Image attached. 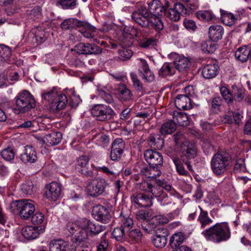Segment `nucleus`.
Returning <instances> with one entry per match:
<instances>
[{
  "label": "nucleus",
  "mask_w": 251,
  "mask_h": 251,
  "mask_svg": "<svg viewBox=\"0 0 251 251\" xmlns=\"http://www.w3.org/2000/svg\"><path fill=\"white\" fill-rule=\"evenodd\" d=\"M165 14V10L159 0H152L149 4L148 9L141 7L132 14L135 23L142 27L161 30L163 24L160 16Z\"/></svg>",
  "instance_id": "obj_1"
},
{
  "label": "nucleus",
  "mask_w": 251,
  "mask_h": 251,
  "mask_svg": "<svg viewBox=\"0 0 251 251\" xmlns=\"http://www.w3.org/2000/svg\"><path fill=\"white\" fill-rule=\"evenodd\" d=\"M202 234L207 240L216 243L227 241L230 237V231L227 223H217L203 231Z\"/></svg>",
  "instance_id": "obj_2"
},
{
  "label": "nucleus",
  "mask_w": 251,
  "mask_h": 251,
  "mask_svg": "<svg viewBox=\"0 0 251 251\" xmlns=\"http://www.w3.org/2000/svg\"><path fill=\"white\" fill-rule=\"evenodd\" d=\"M42 97L48 103L49 109L52 113H58L65 109L68 103L67 96L61 92L55 90L44 93Z\"/></svg>",
  "instance_id": "obj_3"
},
{
  "label": "nucleus",
  "mask_w": 251,
  "mask_h": 251,
  "mask_svg": "<svg viewBox=\"0 0 251 251\" xmlns=\"http://www.w3.org/2000/svg\"><path fill=\"white\" fill-rule=\"evenodd\" d=\"M231 163V157L227 152H218L213 156L210 161V167L216 176H221L229 168Z\"/></svg>",
  "instance_id": "obj_4"
},
{
  "label": "nucleus",
  "mask_w": 251,
  "mask_h": 251,
  "mask_svg": "<svg viewBox=\"0 0 251 251\" xmlns=\"http://www.w3.org/2000/svg\"><path fill=\"white\" fill-rule=\"evenodd\" d=\"M15 99V102L13 110L16 114L28 112L34 108L36 105L33 96L26 90L19 93Z\"/></svg>",
  "instance_id": "obj_5"
},
{
  "label": "nucleus",
  "mask_w": 251,
  "mask_h": 251,
  "mask_svg": "<svg viewBox=\"0 0 251 251\" xmlns=\"http://www.w3.org/2000/svg\"><path fill=\"white\" fill-rule=\"evenodd\" d=\"M29 200H18L13 201L10 209L13 213H18L20 217L27 220L30 218L35 210L34 205L28 202Z\"/></svg>",
  "instance_id": "obj_6"
},
{
  "label": "nucleus",
  "mask_w": 251,
  "mask_h": 251,
  "mask_svg": "<svg viewBox=\"0 0 251 251\" xmlns=\"http://www.w3.org/2000/svg\"><path fill=\"white\" fill-rule=\"evenodd\" d=\"M92 115L96 120L105 122L112 120L115 115V112L109 105L104 104H95L91 109Z\"/></svg>",
  "instance_id": "obj_7"
},
{
  "label": "nucleus",
  "mask_w": 251,
  "mask_h": 251,
  "mask_svg": "<svg viewBox=\"0 0 251 251\" xmlns=\"http://www.w3.org/2000/svg\"><path fill=\"white\" fill-rule=\"evenodd\" d=\"M83 229L84 232L80 235L81 239L88 237V236L93 237L98 235L100 233L106 229V226L102 225L99 224L90 220L83 219Z\"/></svg>",
  "instance_id": "obj_8"
},
{
  "label": "nucleus",
  "mask_w": 251,
  "mask_h": 251,
  "mask_svg": "<svg viewBox=\"0 0 251 251\" xmlns=\"http://www.w3.org/2000/svg\"><path fill=\"white\" fill-rule=\"evenodd\" d=\"M75 169L84 176L91 178L95 176L94 165L89 163V158L86 155H82L79 157Z\"/></svg>",
  "instance_id": "obj_9"
},
{
  "label": "nucleus",
  "mask_w": 251,
  "mask_h": 251,
  "mask_svg": "<svg viewBox=\"0 0 251 251\" xmlns=\"http://www.w3.org/2000/svg\"><path fill=\"white\" fill-rule=\"evenodd\" d=\"M108 183L105 179L99 177L90 181L87 185L86 189L89 196L97 197L103 193Z\"/></svg>",
  "instance_id": "obj_10"
},
{
  "label": "nucleus",
  "mask_w": 251,
  "mask_h": 251,
  "mask_svg": "<svg viewBox=\"0 0 251 251\" xmlns=\"http://www.w3.org/2000/svg\"><path fill=\"white\" fill-rule=\"evenodd\" d=\"M185 94L178 95L175 100V104L178 109L188 110L192 108L190 92L193 90V87L188 86L184 88Z\"/></svg>",
  "instance_id": "obj_11"
},
{
  "label": "nucleus",
  "mask_w": 251,
  "mask_h": 251,
  "mask_svg": "<svg viewBox=\"0 0 251 251\" xmlns=\"http://www.w3.org/2000/svg\"><path fill=\"white\" fill-rule=\"evenodd\" d=\"M92 215L97 220L106 224L110 221L111 216L108 209L104 206L97 205L93 207Z\"/></svg>",
  "instance_id": "obj_12"
},
{
  "label": "nucleus",
  "mask_w": 251,
  "mask_h": 251,
  "mask_svg": "<svg viewBox=\"0 0 251 251\" xmlns=\"http://www.w3.org/2000/svg\"><path fill=\"white\" fill-rule=\"evenodd\" d=\"M144 157L149 165L162 167L163 159L162 154L153 150L148 149L144 152Z\"/></svg>",
  "instance_id": "obj_13"
},
{
  "label": "nucleus",
  "mask_w": 251,
  "mask_h": 251,
  "mask_svg": "<svg viewBox=\"0 0 251 251\" xmlns=\"http://www.w3.org/2000/svg\"><path fill=\"white\" fill-rule=\"evenodd\" d=\"M188 14V10L181 3L176 4L165 13L164 15L172 21L177 22L179 20L180 16H185Z\"/></svg>",
  "instance_id": "obj_14"
},
{
  "label": "nucleus",
  "mask_w": 251,
  "mask_h": 251,
  "mask_svg": "<svg viewBox=\"0 0 251 251\" xmlns=\"http://www.w3.org/2000/svg\"><path fill=\"white\" fill-rule=\"evenodd\" d=\"M181 155V158L183 162L185 158L187 159H194L197 153V149L196 146L189 141H186L180 146Z\"/></svg>",
  "instance_id": "obj_15"
},
{
  "label": "nucleus",
  "mask_w": 251,
  "mask_h": 251,
  "mask_svg": "<svg viewBox=\"0 0 251 251\" xmlns=\"http://www.w3.org/2000/svg\"><path fill=\"white\" fill-rule=\"evenodd\" d=\"M61 184L56 182H52L47 185L45 195L46 197L52 201H56L60 195Z\"/></svg>",
  "instance_id": "obj_16"
},
{
  "label": "nucleus",
  "mask_w": 251,
  "mask_h": 251,
  "mask_svg": "<svg viewBox=\"0 0 251 251\" xmlns=\"http://www.w3.org/2000/svg\"><path fill=\"white\" fill-rule=\"evenodd\" d=\"M168 234L167 229H157L156 234L152 237V243L157 248H163L166 245Z\"/></svg>",
  "instance_id": "obj_17"
},
{
  "label": "nucleus",
  "mask_w": 251,
  "mask_h": 251,
  "mask_svg": "<svg viewBox=\"0 0 251 251\" xmlns=\"http://www.w3.org/2000/svg\"><path fill=\"white\" fill-rule=\"evenodd\" d=\"M83 219H81L74 223H69L66 226V230L69 232L70 234L74 235L73 241L75 240V236L82 234L84 232Z\"/></svg>",
  "instance_id": "obj_18"
},
{
  "label": "nucleus",
  "mask_w": 251,
  "mask_h": 251,
  "mask_svg": "<svg viewBox=\"0 0 251 251\" xmlns=\"http://www.w3.org/2000/svg\"><path fill=\"white\" fill-rule=\"evenodd\" d=\"M132 201L140 207H150L152 204L151 199L148 195L139 193L131 198Z\"/></svg>",
  "instance_id": "obj_19"
},
{
  "label": "nucleus",
  "mask_w": 251,
  "mask_h": 251,
  "mask_svg": "<svg viewBox=\"0 0 251 251\" xmlns=\"http://www.w3.org/2000/svg\"><path fill=\"white\" fill-rule=\"evenodd\" d=\"M20 159L25 163H34L37 160L35 150L30 146H25L24 152L21 154Z\"/></svg>",
  "instance_id": "obj_20"
},
{
  "label": "nucleus",
  "mask_w": 251,
  "mask_h": 251,
  "mask_svg": "<svg viewBox=\"0 0 251 251\" xmlns=\"http://www.w3.org/2000/svg\"><path fill=\"white\" fill-rule=\"evenodd\" d=\"M81 234L75 236V240L74 242L77 245L76 247H72L70 251H89L91 248L90 242L87 240L88 237L81 239Z\"/></svg>",
  "instance_id": "obj_21"
},
{
  "label": "nucleus",
  "mask_w": 251,
  "mask_h": 251,
  "mask_svg": "<svg viewBox=\"0 0 251 251\" xmlns=\"http://www.w3.org/2000/svg\"><path fill=\"white\" fill-rule=\"evenodd\" d=\"M140 75L147 82H151L155 79V75L151 72L147 62L142 61V66L138 69Z\"/></svg>",
  "instance_id": "obj_22"
},
{
  "label": "nucleus",
  "mask_w": 251,
  "mask_h": 251,
  "mask_svg": "<svg viewBox=\"0 0 251 251\" xmlns=\"http://www.w3.org/2000/svg\"><path fill=\"white\" fill-rule=\"evenodd\" d=\"M224 33V28L220 25H212L209 28V38L211 40L214 42H217L222 39Z\"/></svg>",
  "instance_id": "obj_23"
},
{
  "label": "nucleus",
  "mask_w": 251,
  "mask_h": 251,
  "mask_svg": "<svg viewBox=\"0 0 251 251\" xmlns=\"http://www.w3.org/2000/svg\"><path fill=\"white\" fill-rule=\"evenodd\" d=\"M62 138V135L61 132L53 131L44 136L42 141L47 146H53L58 144Z\"/></svg>",
  "instance_id": "obj_24"
},
{
  "label": "nucleus",
  "mask_w": 251,
  "mask_h": 251,
  "mask_svg": "<svg viewBox=\"0 0 251 251\" xmlns=\"http://www.w3.org/2000/svg\"><path fill=\"white\" fill-rule=\"evenodd\" d=\"M219 67L216 64H207L202 69L201 75L206 79L214 78L219 73Z\"/></svg>",
  "instance_id": "obj_25"
},
{
  "label": "nucleus",
  "mask_w": 251,
  "mask_h": 251,
  "mask_svg": "<svg viewBox=\"0 0 251 251\" xmlns=\"http://www.w3.org/2000/svg\"><path fill=\"white\" fill-rule=\"evenodd\" d=\"M83 24H85V21L78 20L75 18H69L64 20L60 25V27L63 30H71L73 28L80 27Z\"/></svg>",
  "instance_id": "obj_26"
},
{
  "label": "nucleus",
  "mask_w": 251,
  "mask_h": 251,
  "mask_svg": "<svg viewBox=\"0 0 251 251\" xmlns=\"http://www.w3.org/2000/svg\"><path fill=\"white\" fill-rule=\"evenodd\" d=\"M119 99L122 102L128 101L133 99L131 91L127 88L126 84H120L117 88Z\"/></svg>",
  "instance_id": "obj_27"
},
{
  "label": "nucleus",
  "mask_w": 251,
  "mask_h": 251,
  "mask_svg": "<svg viewBox=\"0 0 251 251\" xmlns=\"http://www.w3.org/2000/svg\"><path fill=\"white\" fill-rule=\"evenodd\" d=\"M50 251H69L70 246L62 240H53L49 244Z\"/></svg>",
  "instance_id": "obj_28"
},
{
  "label": "nucleus",
  "mask_w": 251,
  "mask_h": 251,
  "mask_svg": "<svg viewBox=\"0 0 251 251\" xmlns=\"http://www.w3.org/2000/svg\"><path fill=\"white\" fill-rule=\"evenodd\" d=\"M142 233L139 229H128L125 235V240L131 244L139 243L142 240Z\"/></svg>",
  "instance_id": "obj_29"
},
{
  "label": "nucleus",
  "mask_w": 251,
  "mask_h": 251,
  "mask_svg": "<svg viewBox=\"0 0 251 251\" xmlns=\"http://www.w3.org/2000/svg\"><path fill=\"white\" fill-rule=\"evenodd\" d=\"M142 167L140 170V174L146 176L148 178H155L161 175L160 168L157 166L149 165Z\"/></svg>",
  "instance_id": "obj_30"
},
{
  "label": "nucleus",
  "mask_w": 251,
  "mask_h": 251,
  "mask_svg": "<svg viewBox=\"0 0 251 251\" xmlns=\"http://www.w3.org/2000/svg\"><path fill=\"white\" fill-rule=\"evenodd\" d=\"M147 141L149 146L156 150H161L164 146V140L157 134H151Z\"/></svg>",
  "instance_id": "obj_31"
},
{
  "label": "nucleus",
  "mask_w": 251,
  "mask_h": 251,
  "mask_svg": "<svg viewBox=\"0 0 251 251\" xmlns=\"http://www.w3.org/2000/svg\"><path fill=\"white\" fill-rule=\"evenodd\" d=\"M190 64L189 60L183 56L176 57L174 61L175 70L176 69L180 72L186 70Z\"/></svg>",
  "instance_id": "obj_32"
},
{
  "label": "nucleus",
  "mask_w": 251,
  "mask_h": 251,
  "mask_svg": "<svg viewBox=\"0 0 251 251\" xmlns=\"http://www.w3.org/2000/svg\"><path fill=\"white\" fill-rule=\"evenodd\" d=\"M251 49L247 46L239 48L235 52V57L242 62H246L251 57Z\"/></svg>",
  "instance_id": "obj_33"
},
{
  "label": "nucleus",
  "mask_w": 251,
  "mask_h": 251,
  "mask_svg": "<svg viewBox=\"0 0 251 251\" xmlns=\"http://www.w3.org/2000/svg\"><path fill=\"white\" fill-rule=\"evenodd\" d=\"M184 240L185 235L182 232L176 233L170 238V245L173 250H176L182 246Z\"/></svg>",
  "instance_id": "obj_34"
},
{
  "label": "nucleus",
  "mask_w": 251,
  "mask_h": 251,
  "mask_svg": "<svg viewBox=\"0 0 251 251\" xmlns=\"http://www.w3.org/2000/svg\"><path fill=\"white\" fill-rule=\"evenodd\" d=\"M22 234L25 238L33 240L36 238L40 233L36 227L27 226L22 228Z\"/></svg>",
  "instance_id": "obj_35"
},
{
  "label": "nucleus",
  "mask_w": 251,
  "mask_h": 251,
  "mask_svg": "<svg viewBox=\"0 0 251 251\" xmlns=\"http://www.w3.org/2000/svg\"><path fill=\"white\" fill-rule=\"evenodd\" d=\"M173 120L176 124L179 126H185L189 124L187 115L182 112L174 111L173 113Z\"/></svg>",
  "instance_id": "obj_36"
},
{
  "label": "nucleus",
  "mask_w": 251,
  "mask_h": 251,
  "mask_svg": "<svg viewBox=\"0 0 251 251\" xmlns=\"http://www.w3.org/2000/svg\"><path fill=\"white\" fill-rule=\"evenodd\" d=\"M176 128V126L175 122L173 120H169L162 125L159 132L162 135H166L173 133Z\"/></svg>",
  "instance_id": "obj_37"
},
{
  "label": "nucleus",
  "mask_w": 251,
  "mask_h": 251,
  "mask_svg": "<svg viewBox=\"0 0 251 251\" xmlns=\"http://www.w3.org/2000/svg\"><path fill=\"white\" fill-rule=\"evenodd\" d=\"M246 90L242 88L237 87L235 86H232L231 95L232 96V104L233 101L240 102L245 97Z\"/></svg>",
  "instance_id": "obj_38"
},
{
  "label": "nucleus",
  "mask_w": 251,
  "mask_h": 251,
  "mask_svg": "<svg viewBox=\"0 0 251 251\" xmlns=\"http://www.w3.org/2000/svg\"><path fill=\"white\" fill-rule=\"evenodd\" d=\"M85 23L88 25L83 24V25H81L80 27H79L81 28L79 31L86 38H93L94 37V33L96 32V27L87 22H85Z\"/></svg>",
  "instance_id": "obj_39"
},
{
  "label": "nucleus",
  "mask_w": 251,
  "mask_h": 251,
  "mask_svg": "<svg viewBox=\"0 0 251 251\" xmlns=\"http://www.w3.org/2000/svg\"><path fill=\"white\" fill-rule=\"evenodd\" d=\"M221 19L223 23L226 25L231 26L235 24L237 18L231 13L221 9Z\"/></svg>",
  "instance_id": "obj_40"
},
{
  "label": "nucleus",
  "mask_w": 251,
  "mask_h": 251,
  "mask_svg": "<svg viewBox=\"0 0 251 251\" xmlns=\"http://www.w3.org/2000/svg\"><path fill=\"white\" fill-rule=\"evenodd\" d=\"M175 71V68L173 64L166 62L159 70L158 75L160 76L166 77L174 75Z\"/></svg>",
  "instance_id": "obj_41"
},
{
  "label": "nucleus",
  "mask_w": 251,
  "mask_h": 251,
  "mask_svg": "<svg viewBox=\"0 0 251 251\" xmlns=\"http://www.w3.org/2000/svg\"><path fill=\"white\" fill-rule=\"evenodd\" d=\"M199 208L201 212L198 218V221L200 222L201 227L205 228L207 226L211 224L213 221L208 217L206 211H204L200 206H199Z\"/></svg>",
  "instance_id": "obj_42"
},
{
  "label": "nucleus",
  "mask_w": 251,
  "mask_h": 251,
  "mask_svg": "<svg viewBox=\"0 0 251 251\" xmlns=\"http://www.w3.org/2000/svg\"><path fill=\"white\" fill-rule=\"evenodd\" d=\"M160 184V180H156L153 185L152 184L150 192L152 196L157 199L160 198L165 192L163 191V188Z\"/></svg>",
  "instance_id": "obj_43"
},
{
  "label": "nucleus",
  "mask_w": 251,
  "mask_h": 251,
  "mask_svg": "<svg viewBox=\"0 0 251 251\" xmlns=\"http://www.w3.org/2000/svg\"><path fill=\"white\" fill-rule=\"evenodd\" d=\"M212 40L203 41L201 44V49L202 51L206 53H212L216 50V45L213 43Z\"/></svg>",
  "instance_id": "obj_44"
},
{
  "label": "nucleus",
  "mask_w": 251,
  "mask_h": 251,
  "mask_svg": "<svg viewBox=\"0 0 251 251\" xmlns=\"http://www.w3.org/2000/svg\"><path fill=\"white\" fill-rule=\"evenodd\" d=\"M197 17L200 20L209 22L214 17V14L209 10H201L196 13Z\"/></svg>",
  "instance_id": "obj_45"
},
{
  "label": "nucleus",
  "mask_w": 251,
  "mask_h": 251,
  "mask_svg": "<svg viewBox=\"0 0 251 251\" xmlns=\"http://www.w3.org/2000/svg\"><path fill=\"white\" fill-rule=\"evenodd\" d=\"M173 162L175 164L176 171L179 175L184 176H189V173L185 169L182 159L181 160L178 158H174Z\"/></svg>",
  "instance_id": "obj_46"
},
{
  "label": "nucleus",
  "mask_w": 251,
  "mask_h": 251,
  "mask_svg": "<svg viewBox=\"0 0 251 251\" xmlns=\"http://www.w3.org/2000/svg\"><path fill=\"white\" fill-rule=\"evenodd\" d=\"M98 95L104 101L108 104H113L114 103V100L112 96L104 89H98Z\"/></svg>",
  "instance_id": "obj_47"
},
{
  "label": "nucleus",
  "mask_w": 251,
  "mask_h": 251,
  "mask_svg": "<svg viewBox=\"0 0 251 251\" xmlns=\"http://www.w3.org/2000/svg\"><path fill=\"white\" fill-rule=\"evenodd\" d=\"M15 153L14 149L7 147L2 150L0 152L1 157L6 161H11L15 157Z\"/></svg>",
  "instance_id": "obj_48"
},
{
  "label": "nucleus",
  "mask_w": 251,
  "mask_h": 251,
  "mask_svg": "<svg viewBox=\"0 0 251 251\" xmlns=\"http://www.w3.org/2000/svg\"><path fill=\"white\" fill-rule=\"evenodd\" d=\"M11 50L7 46L1 44L0 45V60L3 62L7 60L10 56Z\"/></svg>",
  "instance_id": "obj_49"
},
{
  "label": "nucleus",
  "mask_w": 251,
  "mask_h": 251,
  "mask_svg": "<svg viewBox=\"0 0 251 251\" xmlns=\"http://www.w3.org/2000/svg\"><path fill=\"white\" fill-rule=\"evenodd\" d=\"M121 221V226L124 229L127 228L130 229L133 226V220L128 216H125L121 214L119 217Z\"/></svg>",
  "instance_id": "obj_50"
},
{
  "label": "nucleus",
  "mask_w": 251,
  "mask_h": 251,
  "mask_svg": "<svg viewBox=\"0 0 251 251\" xmlns=\"http://www.w3.org/2000/svg\"><path fill=\"white\" fill-rule=\"evenodd\" d=\"M125 229L122 226L115 227L113 232L112 236L118 241H122L123 240H125Z\"/></svg>",
  "instance_id": "obj_51"
},
{
  "label": "nucleus",
  "mask_w": 251,
  "mask_h": 251,
  "mask_svg": "<svg viewBox=\"0 0 251 251\" xmlns=\"http://www.w3.org/2000/svg\"><path fill=\"white\" fill-rule=\"evenodd\" d=\"M81 102V100L79 96L76 95L74 91L72 92V95L68 100L69 105L72 108H76Z\"/></svg>",
  "instance_id": "obj_52"
},
{
  "label": "nucleus",
  "mask_w": 251,
  "mask_h": 251,
  "mask_svg": "<svg viewBox=\"0 0 251 251\" xmlns=\"http://www.w3.org/2000/svg\"><path fill=\"white\" fill-rule=\"evenodd\" d=\"M29 18L36 21L42 17V8L39 6L34 7L29 13Z\"/></svg>",
  "instance_id": "obj_53"
},
{
  "label": "nucleus",
  "mask_w": 251,
  "mask_h": 251,
  "mask_svg": "<svg viewBox=\"0 0 251 251\" xmlns=\"http://www.w3.org/2000/svg\"><path fill=\"white\" fill-rule=\"evenodd\" d=\"M102 52V49L94 44H89L88 45L87 55H99Z\"/></svg>",
  "instance_id": "obj_54"
},
{
  "label": "nucleus",
  "mask_w": 251,
  "mask_h": 251,
  "mask_svg": "<svg viewBox=\"0 0 251 251\" xmlns=\"http://www.w3.org/2000/svg\"><path fill=\"white\" fill-rule=\"evenodd\" d=\"M157 39L153 37L146 38L141 40L139 42V45L141 47L147 48L150 46L155 45L157 43Z\"/></svg>",
  "instance_id": "obj_55"
},
{
  "label": "nucleus",
  "mask_w": 251,
  "mask_h": 251,
  "mask_svg": "<svg viewBox=\"0 0 251 251\" xmlns=\"http://www.w3.org/2000/svg\"><path fill=\"white\" fill-rule=\"evenodd\" d=\"M223 103V100L220 97L214 98L211 103V109L213 112L217 113L220 111L221 106Z\"/></svg>",
  "instance_id": "obj_56"
},
{
  "label": "nucleus",
  "mask_w": 251,
  "mask_h": 251,
  "mask_svg": "<svg viewBox=\"0 0 251 251\" xmlns=\"http://www.w3.org/2000/svg\"><path fill=\"white\" fill-rule=\"evenodd\" d=\"M125 143L122 138H117L113 142L111 148L124 152Z\"/></svg>",
  "instance_id": "obj_57"
},
{
  "label": "nucleus",
  "mask_w": 251,
  "mask_h": 251,
  "mask_svg": "<svg viewBox=\"0 0 251 251\" xmlns=\"http://www.w3.org/2000/svg\"><path fill=\"white\" fill-rule=\"evenodd\" d=\"M58 3L63 9H74L76 5V0H60Z\"/></svg>",
  "instance_id": "obj_58"
},
{
  "label": "nucleus",
  "mask_w": 251,
  "mask_h": 251,
  "mask_svg": "<svg viewBox=\"0 0 251 251\" xmlns=\"http://www.w3.org/2000/svg\"><path fill=\"white\" fill-rule=\"evenodd\" d=\"M21 190L26 195H31L33 192V184L31 181H28L22 184Z\"/></svg>",
  "instance_id": "obj_59"
},
{
  "label": "nucleus",
  "mask_w": 251,
  "mask_h": 251,
  "mask_svg": "<svg viewBox=\"0 0 251 251\" xmlns=\"http://www.w3.org/2000/svg\"><path fill=\"white\" fill-rule=\"evenodd\" d=\"M121 41L122 46L125 47L131 46L133 42V39L128 33H123L121 37Z\"/></svg>",
  "instance_id": "obj_60"
},
{
  "label": "nucleus",
  "mask_w": 251,
  "mask_h": 251,
  "mask_svg": "<svg viewBox=\"0 0 251 251\" xmlns=\"http://www.w3.org/2000/svg\"><path fill=\"white\" fill-rule=\"evenodd\" d=\"M201 146L204 152L206 154H207L213 151V147L210 142L207 138H203L202 139Z\"/></svg>",
  "instance_id": "obj_61"
},
{
  "label": "nucleus",
  "mask_w": 251,
  "mask_h": 251,
  "mask_svg": "<svg viewBox=\"0 0 251 251\" xmlns=\"http://www.w3.org/2000/svg\"><path fill=\"white\" fill-rule=\"evenodd\" d=\"M88 43H80L75 47V51L79 54L87 55Z\"/></svg>",
  "instance_id": "obj_62"
},
{
  "label": "nucleus",
  "mask_w": 251,
  "mask_h": 251,
  "mask_svg": "<svg viewBox=\"0 0 251 251\" xmlns=\"http://www.w3.org/2000/svg\"><path fill=\"white\" fill-rule=\"evenodd\" d=\"M160 1L162 5L163 6L165 13L168 11L171 8H173L177 4H179L180 2H175L174 0H159Z\"/></svg>",
  "instance_id": "obj_63"
},
{
  "label": "nucleus",
  "mask_w": 251,
  "mask_h": 251,
  "mask_svg": "<svg viewBox=\"0 0 251 251\" xmlns=\"http://www.w3.org/2000/svg\"><path fill=\"white\" fill-rule=\"evenodd\" d=\"M31 217V222L35 225L42 224L44 221V216L42 213L36 212Z\"/></svg>",
  "instance_id": "obj_64"
}]
</instances>
